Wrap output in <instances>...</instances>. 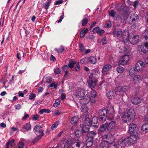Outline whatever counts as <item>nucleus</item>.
I'll return each mask as SVG.
<instances>
[{
    "instance_id": "nucleus-27",
    "label": "nucleus",
    "mask_w": 148,
    "mask_h": 148,
    "mask_svg": "<svg viewBox=\"0 0 148 148\" xmlns=\"http://www.w3.org/2000/svg\"><path fill=\"white\" fill-rule=\"evenodd\" d=\"M141 101V99L138 97H134L131 100V101L133 103H134L135 105L138 104L140 103Z\"/></svg>"
},
{
    "instance_id": "nucleus-41",
    "label": "nucleus",
    "mask_w": 148,
    "mask_h": 148,
    "mask_svg": "<svg viewBox=\"0 0 148 148\" xmlns=\"http://www.w3.org/2000/svg\"><path fill=\"white\" fill-rule=\"evenodd\" d=\"M123 33V32L120 29L117 32L116 35L118 37L121 38L122 36Z\"/></svg>"
},
{
    "instance_id": "nucleus-56",
    "label": "nucleus",
    "mask_w": 148,
    "mask_h": 148,
    "mask_svg": "<svg viewBox=\"0 0 148 148\" xmlns=\"http://www.w3.org/2000/svg\"><path fill=\"white\" fill-rule=\"evenodd\" d=\"M80 69V66L79 65V62H78L77 63V65L75 67V69L77 71H78Z\"/></svg>"
},
{
    "instance_id": "nucleus-21",
    "label": "nucleus",
    "mask_w": 148,
    "mask_h": 148,
    "mask_svg": "<svg viewBox=\"0 0 148 148\" xmlns=\"http://www.w3.org/2000/svg\"><path fill=\"white\" fill-rule=\"evenodd\" d=\"M108 125V123L106 122L105 123L101 125L98 129L99 132H103L105 131L107 129Z\"/></svg>"
},
{
    "instance_id": "nucleus-13",
    "label": "nucleus",
    "mask_w": 148,
    "mask_h": 148,
    "mask_svg": "<svg viewBox=\"0 0 148 148\" xmlns=\"http://www.w3.org/2000/svg\"><path fill=\"white\" fill-rule=\"evenodd\" d=\"M97 80L96 78L89 79L88 81V86L91 89L95 88L96 85Z\"/></svg>"
},
{
    "instance_id": "nucleus-15",
    "label": "nucleus",
    "mask_w": 148,
    "mask_h": 148,
    "mask_svg": "<svg viewBox=\"0 0 148 148\" xmlns=\"http://www.w3.org/2000/svg\"><path fill=\"white\" fill-rule=\"evenodd\" d=\"M139 36L138 35L134 36L130 38V41L131 44L134 45H135L139 42Z\"/></svg>"
},
{
    "instance_id": "nucleus-47",
    "label": "nucleus",
    "mask_w": 148,
    "mask_h": 148,
    "mask_svg": "<svg viewBox=\"0 0 148 148\" xmlns=\"http://www.w3.org/2000/svg\"><path fill=\"white\" fill-rule=\"evenodd\" d=\"M136 70H132L131 69H130L129 71V74L130 75L132 76V75H134L135 74V71H136Z\"/></svg>"
},
{
    "instance_id": "nucleus-3",
    "label": "nucleus",
    "mask_w": 148,
    "mask_h": 148,
    "mask_svg": "<svg viewBox=\"0 0 148 148\" xmlns=\"http://www.w3.org/2000/svg\"><path fill=\"white\" fill-rule=\"evenodd\" d=\"M128 132L130 134H135L136 136L138 135L139 131L137 125L135 124H130L129 125Z\"/></svg>"
},
{
    "instance_id": "nucleus-23",
    "label": "nucleus",
    "mask_w": 148,
    "mask_h": 148,
    "mask_svg": "<svg viewBox=\"0 0 148 148\" xmlns=\"http://www.w3.org/2000/svg\"><path fill=\"white\" fill-rule=\"evenodd\" d=\"M83 120L84 121L83 124L90 125V120L88 116H84L83 117Z\"/></svg>"
},
{
    "instance_id": "nucleus-38",
    "label": "nucleus",
    "mask_w": 148,
    "mask_h": 148,
    "mask_svg": "<svg viewBox=\"0 0 148 148\" xmlns=\"http://www.w3.org/2000/svg\"><path fill=\"white\" fill-rule=\"evenodd\" d=\"M141 77L140 75H135L134 77L133 81L135 82H136L141 79Z\"/></svg>"
},
{
    "instance_id": "nucleus-12",
    "label": "nucleus",
    "mask_w": 148,
    "mask_h": 148,
    "mask_svg": "<svg viewBox=\"0 0 148 148\" xmlns=\"http://www.w3.org/2000/svg\"><path fill=\"white\" fill-rule=\"evenodd\" d=\"M112 68V66L109 64L104 65L102 71V73L103 75H106L108 71L111 70Z\"/></svg>"
},
{
    "instance_id": "nucleus-53",
    "label": "nucleus",
    "mask_w": 148,
    "mask_h": 148,
    "mask_svg": "<svg viewBox=\"0 0 148 148\" xmlns=\"http://www.w3.org/2000/svg\"><path fill=\"white\" fill-rule=\"evenodd\" d=\"M139 2L138 1H136L134 2V4L133 6L134 8H136L139 4Z\"/></svg>"
},
{
    "instance_id": "nucleus-46",
    "label": "nucleus",
    "mask_w": 148,
    "mask_h": 148,
    "mask_svg": "<svg viewBox=\"0 0 148 148\" xmlns=\"http://www.w3.org/2000/svg\"><path fill=\"white\" fill-rule=\"evenodd\" d=\"M60 101L59 99L56 100L55 103L53 104V106L55 107H57L60 104Z\"/></svg>"
},
{
    "instance_id": "nucleus-7",
    "label": "nucleus",
    "mask_w": 148,
    "mask_h": 148,
    "mask_svg": "<svg viewBox=\"0 0 148 148\" xmlns=\"http://www.w3.org/2000/svg\"><path fill=\"white\" fill-rule=\"evenodd\" d=\"M34 130L36 132H39L40 134L38 135L35 138L34 140V141L35 142L37 141L40 139L43 136L44 134L42 131V128L40 125H36L34 128Z\"/></svg>"
},
{
    "instance_id": "nucleus-36",
    "label": "nucleus",
    "mask_w": 148,
    "mask_h": 148,
    "mask_svg": "<svg viewBox=\"0 0 148 148\" xmlns=\"http://www.w3.org/2000/svg\"><path fill=\"white\" fill-rule=\"evenodd\" d=\"M75 143H76L75 144L76 146L78 147H79L81 146L82 148V147L83 148L84 146V143L81 142H78L77 141V142H75Z\"/></svg>"
},
{
    "instance_id": "nucleus-8",
    "label": "nucleus",
    "mask_w": 148,
    "mask_h": 148,
    "mask_svg": "<svg viewBox=\"0 0 148 148\" xmlns=\"http://www.w3.org/2000/svg\"><path fill=\"white\" fill-rule=\"evenodd\" d=\"M138 50L140 51L146 53L148 51V42H146L144 45H139L138 46Z\"/></svg>"
},
{
    "instance_id": "nucleus-45",
    "label": "nucleus",
    "mask_w": 148,
    "mask_h": 148,
    "mask_svg": "<svg viewBox=\"0 0 148 148\" xmlns=\"http://www.w3.org/2000/svg\"><path fill=\"white\" fill-rule=\"evenodd\" d=\"M51 2V1H48L44 4V7L45 9H47L49 8Z\"/></svg>"
},
{
    "instance_id": "nucleus-9",
    "label": "nucleus",
    "mask_w": 148,
    "mask_h": 148,
    "mask_svg": "<svg viewBox=\"0 0 148 148\" xmlns=\"http://www.w3.org/2000/svg\"><path fill=\"white\" fill-rule=\"evenodd\" d=\"M139 19V17L138 15L135 14H133L131 15L129 19V22L130 24L134 23L137 22V20Z\"/></svg>"
},
{
    "instance_id": "nucleus-63",
    "label": "nucleus",
    "mask_w": 148,
    "mask_h": 148,
    "mask_svg": "<svg viewBox=\"0 0 148 148\" xmlns=\"http://www.w3.org/2000/svg\"><path fill=\"white\" fill-rule=\"evenodd\" d=\"M104 32V30L102 29H100L97 34L101 36Z\"/></svg>"
},
{
    "instance_id": "nucleus-39",
    "label": "nucleus",
    "mask_w": 148,
    "mask_h": 148,
    "mask_svg": "<svg viewBox=\"0 0 148 148\" xmlns=\"http://www.w3.org/2000/svg\"><path fill=\"white\" fill-rule=\"evenodd\" d=\"M125 70V69L121 66H119L116 69L117 71L119 73H122Z\"/></svg>"
},
{
    "instance_id": "nucleus-34",
    "label": "nucleus",
    "mask_w": 148,
    "mask_h": 148,
    "mask_svg": "<svg viewBox=\"0 0 148 148\" xmlns=\"http://www.w3.org/2000/svg\"><path fill=\"white\" fill-rule=\"evenodd\" d=\"M76 62L72 61H70L68 64V66L70 68H72L74 65L76 64Z\"/></svg>"
},
{
    "instance_id": "nucleus-55",
    "label": "nucleus",
    "mask_w": 148,
    "mask_h": 148,
    "mask_svg": "<svg viewBox=\"0 0 148 148\" xmlns=\"http://www.w3.org/2000/svg\"><path fill=\"white\" fill-rule=\"evenodd\" d=\"M46 82L47 83H49L51 82L52 80V79L51 77H47L46 78Z\"/></svg>"
},
{
    "instance_id": "nucleus-6",
    "label": "nucleus",
    "mask_w": 148,
    "mask_h": 148,
    "mask_svg": "<svg viewBox=\"0 0 148 148\" xmlns=\"http://www.w3.org/2000/svg\"><path fill=\"white\" fill-rule=\"evenodd\" d=\"M130 89L129 86H125L122 87H117L116 88V94L123 96L124 92H128Z\"/></svg>"
},
{
    "instance_id": "nucleus-22",
    "label": "nucleus",
    "mask_w": 148,
    "mask_h": 148,
    "mask_svg": "<svg viewBox=\"0 0 148 148\" xmlns=\"http://www.w3.org/2000/svg\"><path fill=\"white\" fill-rule=\"evenodd\" d=\"M98 118L97 117H94L92 118L91 121V123L90 124L91 125L94 127L97 128L98 127V125L97 123L98 122Z\"/></svg>"
},
{
    "instance_id": "nucleus-42",
    "label": "nucleus",
    "mask_w": 148,
    "mask_h": 148,
    "mask_svg": "<svg viewBox=\"0 0 148 148\" xmlns=\"http://www.w3.org/2000/svg\"><path fill=\"white\" fill-rule=\"evenodd\" d=\"M82 131H81L79 130H77L75 132V136L77 137H79L82 134Z\"/></svg>"
},
{
    "instance_id": "nucleus-37",
    "label": "nucleus",
    "mask_w": 148,
    "mask_h": 148,
    "mask_svg": "<svg viewBox=\"0 0 148 148\" xmlns=\"http://www.w3.org/2000/svg\"><path fill=\"white\" fill-rule=\"evenodd\" d=\"M89 60V58L86 57L82 59L80 61V62L82 64L88 63V62Z\"/></svg>"
},
{
    "instance_id": "nucleus-26",
    "label": "nucleus",
    "mask_w": 148,
    "mask_h": 148,
    "mask_svg": "<svg viewBox=\"0 0 148 148\" xmlns=\"http://www.w3.org/2000/svg\"><path fill=\"white\" fill-rule=\"evenodd\" d=\"M142 131L144 133L148 132V122L144 124L141 127Z\"/></svg>"
},
{
    "instance_id": "nucleus-40",
    "label": "nucleus",
    "mask_w": 148,
    "mask_h": 148,
    "mask_svg": "<svg viewBox=\"0 0 148 148\" xmlns=\"http://www.w3.org/2000/svg\"><path fill=\"white\" fill-rule=\"evenodd\" d=\"M50 112V110L49 109H42L39 112V113L41 114H42L43 112L46 113H49Z\"/></svg>"
},
{
    "instance_id": "nucleus-54",
    "label": "nucleus",
    "mask_w": 148,
    "mask_h": 148,
    "mask_svg": "<svg viewBox=\"0 0 148 148\" xmlns=\"http://www.w3.org/2000/svg\"><path fill=\"white\" fill-rule=\"evenodd\" d=\"M106 37H104L101 40V41L102 42V45H104L105 44H107V42H104L106 41Z\"/></svg>"
},
{
    "instance_id": "nucleus-64",
    "label": "nucleus",
    "mask_w": 148,
    "mask_h": 148,
    "mask_svg": "<svg viewBox=\"0 0 148 148\" xmlns=\"http://www.w3.org/2000/svg\"><path fill=\"white\" fill-rule=\"evenodd\" d=\"M61 113V111L59 110H57L54 113V115L55 116H58Z\"/></svg>"
},
{
    "instance_id": "nucleus-31",
    "label": "nucleus",
    "mask_w": 148,
    "mask_h": 148,
    "mask_svg": "<svg viewBox=\"0 0 148 148\" xmlns=\"http://www.w3.org/2000/svg\"><path fill=\"white\" fill-rule=\"evenodd\" d=\"M82 98H83V99L85 102V103H88L90 101V96L88 95H85Z\"/></svg>"
},
{
    "instance_id": "nucleus-1",
    "label": "nucleus",
    "mask_w": 148,
    "mask_h": 148,
    "mask_svg": "<svg viewBox=\"0 0 148 148\" xmlns=\"http://www.w3.org/2000/svg\"><path fill=\"white\" fill-rule=\"evenodd\" d=\"M129 137H128L124 139H120L118 142V147L121 148L124 147L128 143L133 144L136 142V140L138 138V135L137 136L135 134H131Z\"/></svg>"
},
{
    "instance_id": "nucleus-16",
    "label": "nucleus",
    "mask_w": 148,
    "mask_h": 148,
    "mask_svg": "<svg viewBox=\"0 0 148 148\" xmlns=\"http://www.w3.org/2000/svg\"><path fill=\"white\" fill-rule=\"evenodd\" d=\"M129 59V56L127 55H125L123 56L119 61V63L121 65L126 64Z\"/></svg>"
},
{
    "instance_id": "nucleus-35",
    "label": "nucleus",
    "mask_w": 148,
    "mask_h": 148,
    "mask_svg": "<svg viewBox=\"0 0 148 148\" xmlns=\"http://www.w3.org/2000/svg\"><path fill=\"white\" fill-rule=\"evenodd\" d=\"M59 123V121H56L54 124L52 125L51 127V129L53 130H55L57 127Z\"/></svg>"
},
{
    "instance_id": "nucleus-51",
    "label": "nucleus",
    "mask_w": 148,
    "mask_h": 148,
    "mask_svg": "<svg viewBox=\"0 0 148 148\" xmlns=\"http://www.w3.org/2000/svg\"><path fill=\"white\" fill-rule=\"evenodd\" d=\"M111 23L110 21H109L108 22L106 23L105 27L106 28H109L111 27Z\"/></svg>"
},
{
    "instance_id": "nucleus-4",
    "label": "nucleus",
    "mask_w": 148,
    "mask_h": 148,
    "mask_svg": "<svg viewBox=\"0 0 148 148\" xmlns=\"http://www.w3.org/2000/svg\"><path fill=\"white\" fill-rule=\"evenodd\" d=\"M129 13L127 11H124L122 13H120L117 15L116 20L120 21L122 22L126 20L128 18Z\"/></svg>"
},
{
    "instance_id": "nucleus-17",
    "label": "nucleus",
    "mask_w": 148,
    "mask_h": 148,
    "mask_svg": "<svg viewBox=\"0 0 148 148\" xmlns=\"http://www.w3.org/2000/svg\"><path fill=\"white\" fill-rule=\"evenodd\" d=\"M73 143H74L73 142V141L71 138L68 139L65 143L64 148H74L72 146Z\"/></svg>"
},
{
    "instance_id": "nucleus-5",
    "label": "nucleus",
    "mask_w": 148,
    "mask_h": 148,
    "mask_svg": "<svg viewBox=\"0 0 148 148\" xmlns=\"http://www.w3.org/2000/svg\"><path fill=\"white\" fill-rule=\"evenodd\" d=\"M98 114L100 121L103 122L105 121L107 116V110L106 109H100L98 112Z\"/></svg>"
},
{
    "instance_id": "nucleus-14",
    "label": "nucleus",
    "mask_w": 148,
    "mask_h": 148,
    "mask_svg": "<svg viewBox=\"0 0 148 148\" xmlns=\"http://www.w3.org/2000/svg\"><path fill=\"white\" fill-rule=\"evenodd\" d=\"M85 91L84 89H79L76 92V95L77 97L83 98L85 96Z\"/></svg>"
},
{
    "instance_id": "nucleus-58",
    "label": "nucleus",
    "mask_w": 148,
    "mask_h": 148,
    "mask_svg": "<svg viewBox=\"0 0 148 148\" xmlns=\"http://www.w3.org/2000/svg\"><path fill=\"white\" fill-rule=\"evenodd\" d=\"M79 47L80 48V50L82 51H83L84 49V46L82 44H80L79 45Z\"/></svg>"
},
{
    "instance_id": "nucleus-44",
    "label": "nucleus",
    "mask_w": 148,
    "mask_h": 148,
    "mask_svg": "<svg viewBox=\"0 0 148 148\" xmlns=\"http://www.w3.org/2000/svg\"><path fill=\"white\" fill-rule=\"evenodd\" d=\"M82 26H85L88 22V19L85 18L82 21Z\"/></svg>"
},
{
    "instance_id": "nucleus-29",
    "label": "nucleus",
    "mask_w": 148,
    "mask_h": 148,
    "mask_svg": "<svg viewBox=\"0 0 148 148\" xmlns=\"http://www.w3.org/2000/svg\"><path fill=\"white\" fill-rule=\"evenodd\" d=\"M31 129V125L30 124L28 123H26L22 127V130H27L28 131Z\"/></svg>"
},
{
    "instance_id": "nucleus-19",
    "label": "nucleus",
    "mask_w": 148,
    "mask_h": 148,
    "mask_svg": "<svg viewBox=\"0 0 148 148\" xmlns=\"http://www.w3.org/2000/svg\"><path fill=\"white\" fill-rule=\"evenodd\" d=\"M104 141L109 144H111L114 141V138L113 136H109L107 135H105L103 136Z\"/></svg>"
},
{
    "instance_id": "nucleus-20",
    "label": "nucleus",
    "mask_w": 148,
    "mask_h": 148,
    "mask_svg": "<svg viewBox=\"0 0 148 148\" xmlns=\"http://www.w3.org/2000/svg\"><path fill=\"white\" fill-rule=\"evenodd\" d=\"M116 94V91L114 90H112L108 92L107 96L108 99H111L114 97Z\"/></svg>"
},
{
    "instance_id": "nucleus-57",
    "label": "nucleus",
    "mask_w": 148,
    "mask_h": 148,
    "mask_svg": "<svg viewBox=\"0 0 148 148\" xmlns=\"http://www.w3.org/2000/svg\"><path fill=\"white\" fill-rule=\"evenodd\" d=\"M86 37L88 39H93L95 38V37L94 36V35H91L86 36Z\"/></svg>"
},
{
    "instance_id": "nucleus-11",
    "label": "nucleus",
    "mask_w": 148,
    "mask_h": 148,
    "mask_svg": "<svg viewBox=\"0 0 148 148\" xmlns=\"http://www.w3.org/2000/svg\"><path fill=\"white\" fill-rule=\"evenodd\" d=\"M107 130L110 132L113 131L116 128V122L115 121H112L109 123H108Z\"/></svg>"
},
{
    "instance_id": "nucleus-52",
    "label": "nucleus",
    "mask_w": 148,
    "mask_h": 148,
    "mask_svg": "<svg viewBox=\"0 0 148 148\" xmlns=\"http://www.w3.org/2000/svg\"><path fill=\"white\" fill-rule=\"evenodd\" d=\"M55 50L58 53H62L64 50V49L63 47H62L61 48L58 49L56 48Z\"/></svg>"
},
{
    "instance_id": "nucleus-61",
    "label": "nucleus",
    "mask_w": 148,
    "mask_h": 148,
    "mask_svg": "<svg viewBox=\"0 0 148 148\" xmlns=\"http://www.w3.org/2000/svg\"><path fill=\"white\" fill-rule=\"evenodd\" d=\"M62 0H58L57 1H56L54 3V4L55 5H58L61 4L62 2L63 1H62Z\"/></svg>"
},
{
    "instance_id": "nucleus-2",
    "label": "nucleus",
    "mask_w": 148,
    "mask_h": 148,
    "mask_svg": "<svg viewBox=\"0 0 148 148\" xmlns=\"http://www.w3.org/2000/svg\"><path fill=\"white\" fill-rule=\"evenodd\" d=\"M135 116V112L133 109L129 110L127 113L124 114L122 117L123 122L126 123L127 121H132Z\"/></svg>"
},
{
    "instance_id": "nucleus-10",
    "label": "nucleus",
    "mask_w": 148,
    "mask_h": 148,
    "mask_svg": "<svg viewBox=\"0 0 148 148\" xmlns=\"http://www.w3.org/2000/svg\"><path fill=\"white\" fill-rule=\"evenodd\" d=\"M145 66L144 62L142 61H138L136 63L135 67L134 69L136 70V71L139 72L142 70L143 68Z\"/></svg>"
},
{
    "instance_id": "nucleus-32",
    "label": "nucleus",
    "mask_w": 148,
    "mask_h": 148,
    "mask_svg": "<svg viewBox=\"0 0 148 148\" xmlns=\"http://www.w3.org/2000/svg\"><path fill=\"white\" fill-rule=\"evenodd\" d=\"M93 140L87 139L86 140V145L87 147H91L93 144Z\"/></svg>"
},
{
    "instance_id": "nucleus-28",
    "label": "nucleus",
    "mask_w": 148,
    "mask_h": 148,
    "mask_svg": "<svg viewBox=\"0 0 148 148\" xmlns=\"http://www.w3.org/2000/svg\"><path fill=\"white\" fill-rule=\"evenodd\" d=\"M79 120V118L78 117L74 116L72 117L70 123L72 124L76 125Z\"/></svg>"
},
{
    "instance_id": "nucleus-59",
    "label": "nucleus",
    "mask_w": 148,
    "mask_h": 148,
    "mask_svg": "<svg viewBox=\"0 0 148 148\" xmlns=\"http://www.w3.org/2000/svg\"><path fill=\"white\" fill-rule=\"evenodd\" d=\"M24 146V144L22 142H19L18 143V148H22Z\"/></svg>"
},
{
    "instance_id": "nucleus-43",
    "label": "nucleus",
    "mask_w": 148,
    "mask_h": 148,
    "mask_svg": "<svg viewBox=\"0 0 148 148\" xmlns=\"http://www.w3.org/2000/svg\"><path fill=\"white\" fill-rule=\"evenodd\" d=\"M116 14V12L114 10H111L110 11L109 13V15L110 16H111L112 17L114 18L115 15Z\"/></svg>"
},
{
    "instance_id": "nucleus-30",
    "label": "nucleus",
    "mask_w": 148,
    "mask_h": 148,
    "mask_svg": "<svg viewBox=\"0 0 148 148\" xmlns=\"http://www.w3.org/2000/svg\"><path fill=\"white\" fill-rule=\"evenodd\" d=\"M89 58V61L92 64H95L96 63L97 59L95 57L91 56Z\"/></svg>"
},
{
    "instance_id": "nucleus-60",
    "label": "nucleus",
    "mask_w": 148,
    "mask_h": 148,
    "mask_svg": "<svg viewBox=\"0 0 148 148\" xmlns=\"http://www.w3.org/2000/svg\"><path fill=\"white\" fill-rule=\"evenodd\" d=\"M88 29L87 28H86L85 30L84 29H82L81 32H82L83 34H86L88 32Z\"/></svg>"
},
{
    "instance_id": "nucleus-62",
    "label": "nucleus",
    "mask_w": 148,
    "mask_h": 148,
    "mask_svg": "<svg viewBox=\"0 0 148 148\" xmlns=\"http://www.w3.org/2000/svg\"><path fill=\"white\" fill-rule=\"evenodd\" d=\"M39 117V115L38 114L34 115L33 116V117L32 118V119L33 120H37L38 118Z\"/></svg>"
},
{
    "instance_id": "nucleus-18",
    "label": "nucleus",
    "mask_w": 148,
    "mask_h": 148,
    "mask_svg": "<svg viewBox=\"0 0 148 148\" xmlns=\"http://www.w3.org/2000/svg\"><path fill=\"white\" fill-rule=\"evenodd\" d=\"M129 32L127 31H123L122 36L121 38L124 42H127L129 40Z\"/></svg>"
},
{
    "instance_id": "nucleus-25",
    "label": "nucleus",
    "mask_w": 148,
    "mask_h": 148,
    "mask_svg": "<svg viewBox=\"0 0 148 148\" xmlns=\"http://www.w3.org/2000/svg\"><path fill=\"white\" fill-rule=\"evenodd\" d=\"M90 125L83 124L82 128V131L83 133H85L88 132L89 130Z\"/></svg>"
},
{
    "instance_id": "nucleus-48",
    "label": "nucleus",
    "mask_w": 148,
    "mask_h": 148,
    "mask_svg": "<svg viewBox=\"0 0 148 148\" xmlns=\"http://www.w3.org/2000/svg\"><path fill=\"white\" fill-rule=\"evenodd\" d=\"M91 94L92 95L91 97H95L97 96V92L94 90H92L91 91Z\"/></svg>"
},
{
    "instance_id": "nucleus-24",
    "label": "nucleus",
    "mask_w": 148,
    "mask_h": 148,
    "mask_svg": "<svg viewBox=\"0 0 148 148\" xmlns=\"http://www.w3.org/2000/svg\"><path fill=\"white\" fill-rule=\"evenodd\" d=\"M96 134V133L93 131H91L89 132L87 135V139L93 140L94 137Z\"/></svg>"
},
{
    "instance_id": "nucleus-33",
    "label": "nucleus",
    "mask_w": 148,
    "mask_h": 148,
    "mask_svg": "<svg viewBox=\"0 0 148 148\" xmlns=\"http://www.w3.org/2000/svg\"><path fill=\"white\" fill-rule=\"evenodd\" d=\"M81 110L82 112H87L88 110V108L86 106V105L85 104L83 105L81 108Z\"/></svg>"
},
{
    "instance_id": "nucleus-49",
    "label": "nucleus",
    "mask_w": 148,
    "mask_h": 148,
    "mask_svg": "<svg viewBox=\"0 0 148 148\" xmlns=\"http://www.w3.org/2000/svg\"><path fill=\"white\" fill-rule=\"evenodd\" d=\"M99 27H97L92 30V32L94 33H98L99 31Z\"/></svg>"
},
{
    "instance_id": "nucleus-50",
    "label": "nucleus",
    "mask_w": 148,
    "mask_h": 148,
    "mask_svg": "<svg viewBox=\"0 0 148 148\" xmlns=\"http://www.w3.org/2000/svg\"><path fill=\"white\" fill-rule=\"evenodd\" d=\"M61 69L59 68H57L54 69V72L56 74H59L61 72Z\"/></svg>"
}]
</instances>
